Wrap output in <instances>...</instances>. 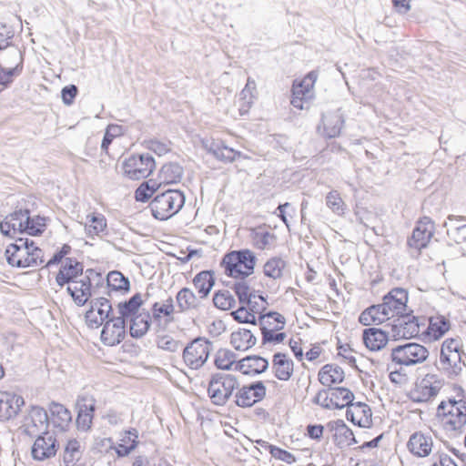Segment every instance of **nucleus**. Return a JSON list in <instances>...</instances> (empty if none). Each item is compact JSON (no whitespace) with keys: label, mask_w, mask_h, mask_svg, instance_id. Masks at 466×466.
I'll return each mask as SVG.
<instances>
[{"label":"nucleus","mask_w":466,"mask_h":466,"mask_svg":"<svg viewBox=\"0 0 466 466\" xmlns=\"http://www.w3.org/2000/svg\"><path fill=\"white\" fill-rule=\"evenodd\" d=\"M15 36L13 28L6 24H0V50L6 49L13 46L12 40Z\"/></svg>","instance_id":"59"},{"label":"nucleus","mask_w":466,"mask_h":466,"mask_svg":"<svg viewBox=\"0 0 466 466\" xmlns=\"http://www.w3.org/2000/svg\"><path fill=\"white\" fill-rule=\"evenodd\" d=\"M213 303L221 310H228L235 306L236 300L228 290H219L214 294Z\"/></svg>","instance_id":"51"},{"label":"nucleus","mask_w":466,"mask_h":466,"mask_svg":"<svg viewBox=\"0 0 466 466\" xmlns=\"http://www.w3.org/2000/svg\"><path fill=\"white\" fill-rule=\"evenodd\" d=\"M461 350L445 355H440L441 368L449 376H456L461 371Z\"/></svg>","instance_id":"38"},{"label":"nucleus","mask_w":466,"mask_h":466,"mask_svg":"<svg viewBox=\"0 0 466 466\" xmlns=\"http://www.w3.org/2000/svg\"><path fill=\"white\" fill-rule=\"evenodd\" d=\"M7 51L2 55L1 64L10 68H20V74L24 69V54L18 46H11L6 48Z\"/></svg>","instance_id":"43"},{"label":"nucleus","mask_w":466,"mask_h":466,"mask_svg":"<svg viewBox=\"0 0 466 466\" xmlns=\"http://www.w3.org/2000/svg\"><path fill=\"white\" fill-rule=\"evenodd\" d=\"M461 350V342L457 339H446L441 345L440 355H445Z\"/></svg>","instance_id":"63"},{"label":"nucleus","mask_w":466,"mask_h":466,"mask_svg":"<svg viewBox=\"0 0 466 466\" xmlns=\"http://www.w3.org/2000/svg\"><path fill=\"white\" fill-rule=\"evenodd\" d=\"M429 357V350L421 344L408 342L391 349L390 358L400 366H413L424 362Z\"/></svg>","instance_id":"8"},{"label":"nucleus","mask_w":466,"mask_h":466,"mask_svg":"<svg viewBox=\"0 0 466 466\" xmlns=\"http://www.w3.org/2000/svg\"><path fill=\"white\" fill-rule=\"evenodd\" d=\"M156 166L154 157L149 154L132 155L124 161L126 177L133 180L147 177Z\"/></svg>","instance_id":"11"},{"label":"nucleus","mask_w":466,"mask_h":466,"mask_svg":"<svg viewBox=\"0 0 466 466\" xmlns=\"http://www.w3.org/2000/svg\"><path fill=\"white\" fill-rule=\"evenodd\" d=\"M137 434L134 430L133 431H127V436L122 440L123 444H119L116 449V453L120 457L127 456L131 451H133L137 444Z\"/></svg>","instance_id":"53"},{"label":"nucleus","mask_w":466,"mask_h":466,"mask_svg":"<svg viewBox=\"0 0 466 466\" xmlns=\"http://www.w3.org/2000/svg\"><path fill=\"white\" fill-rule=\"evenodd\" d=\"M292 96L290 100V104L302 110L304 108V104L308 103L313 97V90L312 87L307 86L304 84V81L296 79L292 85Z\"/></svg>","instance_id":"30"},{"label":"nucleus","mask_w":466,"mask_h":466,"mask_svg":"<svg viewBox=\"0 0 466 466\" xmlns=\"http://www.w3.org/2000/svg\"><path fill=\"white\" fill-rule=\"evenodd\" d=\"M83 450L81 444L76 439L69 440L64 449L63 462L65 465H73L76 461L82 458Z\"/></svg>","instance_id":"45"},{"label":"nucleus","mask_w":466,"mask_h":466,"mask_svg":"<svg viewBox=\"0 0 466 466\" xmlns=\"http://www.w3.org/2000/svg\"><path fill=\"white\" fill-rule=\"evenodd\" d=\"M257 342L256 337L249 329H240L231 333L230 343L236 350L246 351Z\"/></svg>","instance_id":"35"},{"label":"nucleus","mask_w":466,"mask_h":466,"mask_svg":"<svg viewBox=\"0 0 466 466\" xmlns=\"http://www.w3.org/2000/svg\"><path fill=\"white\" fill-rule=\"evenodd\" d=\"M151 315L148 311H142L130 321V336L135 339L143 338L148 331L151 325Z\"/></svg>","instance_id":"34"},{"label":"nucleus","mask_w":466,"mask_h":466,"mask_svg":"<svg viewBox=\"0 0 466 466\" xmlns=\"http://www.w3.org/2000/svg\"><path fill=\"white\" fill-rule=\"evenodd\" d=\"M85 229L87 237L95 238L100 236L107 229V222L106 217L101 213H93L86 216Z\"/></svg>","instance_id":"39"},{"label":"nucleus","mask_w":466,"mask_h":466,"mask_svg":"<svg viewBox=\"0 0 466 466\" xmlns=\"http://www.w3.org/2000/svg\"><path fill=\"white\" fill-rule=\"evenodd\" d=\"M20 68H10L0 63V86L3 87H8L15 80V77L19 76Z\"/></svg>","instance_id":"57"},{"label":"nucleus","mask_w":466,"mask_h":466,"mask_svg":"<svg viewBox=\"0 0 466 466\" xmlns=\"http://www.w3.org/2000/svg\"><path fill=\"white\" fill-rule=\"evenodd\" d=\"M248 309L256 316V314H264L263 311L266 309L268 306V302L263 295L254 294L248 302H245L244 304Z\"/></svg>","instance_id":"56"},{"label":"nucleus","mask_w":466,"mask_h":466,"mask_svg":"<svg viewBox=\"0 0 466 466\" xmlns=\"http://www.w3.org/2000/svg\"><path fill=\"white\" fill-rule=\"evenodd\" d=\"M267 389L260 380L252 382L249 385L238 387L235 394V403L241 408L253 406L255 403L262 400L266 396Z\"/></svg>","instance_id":"15"},{"label":"nucleus","mask_w":466,"mask_h":466,"mask_svg":"<svg viewBox=\"0 0 466 466\" xmlns=\"http://www.w3.org/2000/svg\"><path fill=\"white\" fill-rule=\"evenodd\" d=\"M185 204L183 192L167 189L157 194L151 201L149 208L153 217L158 220H167L178 213Z\"/></svg>","instance_id":"6"},{"label":"nucleus","mask_w":466,"mask_h":466,"mask_svg":"<svg viewBox=\"0 0 466 466\" xmlns=\"http://www.w3.org/2000/svg\"><path fill=\"white\" fill-rule=\"evenodd\" d=\"M241 306L235 311L231 313L234 319L239 323H250L253 325L257 324L256 316L252 312H250L248 308L240 304Z\"/></svg>","instance_id":"58"},{"label":"nucleus","mask_w":466,"mask_h":466,"mask_svg":"<svg viewBox=\"0 0 466 466\" xmlns=\"http://www.w3.org/2000/svg\"><path fill=\"white\" fill-rule=\"evenodd\" d=\"M157 347L161 350L176 352L179 350L181 344L178 340L174 339L170 336H163L157 341Z\"/></svg>","instance_id":"61"},{"label":"nucleus","mask_w":466,"mask_h":466,"mask_svg":"<svg viewBox=\"0 0 466 466\" xmlns=\"http://www.w3.org/2000/svg\"><path fill=\"white\" fill-rule=\"evenodd\" d=\"M93 274H95L93 269H87L84 277L67 284V293L79 307L84 306L92 296L90 276Z\"/></svg>","instance_id":"16"},{"label":"nucleus","mask_w":466,"mask_h":466,"mask_svg":"<svg viewBox=\"0 0 466 466\" xmlns=\"http://www.w3.org/2000/svg\"><path fill=\"white\" fill-rule=\"evenodd\" d=\"M46 228L45 218L36 216L31 217L28 209H17L9 214L0 222V231L5 236H11L16 233H26L31 236H37L43 233Z\"/></svg>","instance_id":"2"},{"label":"nucleus","mask_w":466,"mask_h":466,"mask_svg":"<svg viewBox=\"0 0 466 466\" xmlns=\"http://www.w3.org/2000/svg\"><path fill=\"white\" fill-rule=\"evenodd\" d=\"M211 350V341L204 337H198L184 348L183 361L189 369L198 370L207 362Z\"/></svg>","instance_id":"9"},{"label":"nucleus","mask_w":466,"mask_h":466,"mask_svg":"<svg viewBox=\"0 0 466 466\" xmlns=\"http://www.w3.org/2000/svg\"><path fill=\"white\" fill-rule=\"evenodd\" d=\"M203 147L212 154L218 160L233 162L238 157L248 158L241 152L226 146L222 141L206 140L202 142Z\"/></svg>","instance_id":"24"},{"label":"nucleus","mask_w":466,"mask_h":466,"mask_svg":"<svg viewBox=\"0 0 466 466\" xmlns=\"http://www.w3.org/2000/svg\"><path fill=\"white\" fill-rule=\"evenodd\" d=\"M7 263L17 268L37 267L44 262V252L27 238H18L5 249Z\"/></svg>","instance_id":"3"},{"label":"nucleus","mask_w":466,"mask_h":466,"mask_svg":"<svg viewBox=\"0 0 466 466\" xmlns=\"http://www.w3.org/2000/svg\"><path fill=\"white\" fill-rule=\"evenodd\" d=\"M407 447L414 456L425 458L429 456L432 451L433 441L430 435L415 432L410 435Z\"/></svg>","instance_id":"26"},{"label":"nucleus","mask_w":466,"mask_h":466,"mask_svg":"<svg viewBox=\"0 0 466 466\" xmlns=\"http://www.w3.org/2000/svg\"><path fill=\"white\" fill-rule=\"evenodd\" d=\"M261 332L265 331H279L284 329L285 318L277 311H268L260 314L257 319Z\"/></svg>","instance_id":"32"},{"label":"nucleus","mask_w":466,"mask_h":466,"mask_svg":"<svg viewBox=\"0 0 466 466\" xmlns=\"http://www.w3.org/2000/svg\"><path fill=\"white\" fill-rule=\"evenodd\" d=\"M321 120L323 125L324 137L328 138H333L340 135L342 127L345 122L340 109L323 114Z\"/></svg>","instance_id":"27"},{"label":"nucleus","mask_w":466,"mask_h":466,"mask_svg":"<svg viewBox=\"0 0 466 466\" xmlns=\"http://www.w3.org/2000/svg\"><path fill=\"white\" fill-rule=\"evenodd\" d=\"M96 400L90 394H82L76 400L77 417L76 420L78 431L86 432L91 430L96 410Z\"/></svg>","instance_id":"14"},{"label":"nucleus","mask_w":466,"mask_h":466,"mask_svg":"<svg viewBox=\"0 0 466 466\" xmlns=\"http://www.w3.org/2000/svg\"><path fill=\"white\" fill-rule=\"evenodd\" d=\"M152 195L153 193L152 190L149 189L148 182H143L135 191L136 200L139 202H147Z\"/></svg>","instance_id":"64"},{"label":"nucleus","mask_w":466,"mask_h":466,"mask_svg":"<svg viewBox=\"0 0 466 466\" xmlns=\"http://www.w3.org/2000/svg\"><path fill=\"white\" fill-rule=\"evenodd\" d=\"M443 385L442 380L436 374H426L415 383L410 391L409 398L416 403L427 402L435 398Z\"/></svg>","instance_id":"10"},{"label":"nucleus","mask_w":466,"mask_h":466,"mask_svg":"<svg viewBox=\"0 0 466 466\" xmlns=\"http://www.w3.org/2000/svg\"><path fill=\"white\" fill-rule=\"evenodd\" d=\"M24 404L22 396L7 391L0 392V420L5 421L16 417Z\"/></svg>","instance_id":"22"},{"label":"nucleus","mask_w":466,"mask_h":466,"mask_svg":"<svg viewBox=\"0 0 466 466\" xmlns=\"http://www.w3.org/2000/svg\"><path fill=\"white\" fill-rule=\"evenodd\" d=\"M49 417L46 410L40 406H31L26 416H25L22 429L25 434L30 437L43 434L47 431Z\"/></svg>","instance_id":"12"},{"label":"nucleus","mask_w":466,"mask_h":466,"mask_svg":"<svg viewBox=\"0 0 466 466\" xmlns=\"http://www.w3.org/2000/svg\"><path fill=\"white\" fill-rule=\"evenodd\" d=\"M83 271L84 266L81 262L73 258H66L56 276V282L62 288L84 277Z\"/></svg>","instance_id":"21"},{"label":"nucleus","mask_w":466,"mask_h":466,"mask_svg":"<svg viewBox=\"0 0 466 466\" xmlns=\"http://www.w3.org/2000/svg\"><path fill=\"white\" fill-rule=\"evenodd\" d=\"M362 339L370 350L378 351L387 345L389 335L381 329L369 328L363 330Z\"/></svg>","instance_id":"28"},{"label":"nucleus","mask_w":466,"mask_h":466,"mask_svg":"<svg viewBox=\"0 0 466 466\" xmlns=\"http://www.w3.org/2000/svg\"><path fill=\"white\" fill-rule=\"evenodd\" d=\"M326 205L335 214L342 216L346 210V205L339 193L336 190L330 191L326 197Z\"/></svg>","instance_id":"52"},{"label":"nucleus","mask_w":466,"mask_h":466,"mask_svg":"<svg viewBox=\"0 0 466 466\" xmlns=\"http://www.w3.org/2000/svg\"><path fill=\"white\" fill-rule=\"evenodd\" d=\"M269 453L272 457L288 464H292L296 461V457L289 451L283 450L274 445H268Z\"/></svg>","instance_id":"60"},{"label":"nucleus","mask_w":466,"mask_h":466,"mask_svg":"<svg viewBox=\"0 0 466 466\" xmlns=\"http://www.w3.org/2000/svg\"><path fill=\"white\" fill-rule=\"evenodd\" d=\"M193 284L201 299L208 297L215 284L212 272L209 270L200 271L194 277Z\"/></svg>","instance_id":"40"},{"label":"nucleus","mask_w":466,"mask_h":466,"mask_svg":"<svg viewBox=\"0 0 466 466\" xmlns=\"http://www.w3.org/2000/svg\"><path fill=\"white\" fill-rule=\"evenodd\" d=\"M106 282L108 288L112 290L127 292L130 289V282L128 278L125 277L119 271H111L107 274Z\"/></svg>","instance_id":"48"},{"label":"nucleus","mask_w":466,"mask_h":466,"mask_svg":"<svg viewBox=\"0 0 466 466\" xmlns=\"http://www.w3.org/2000/svg\"><path fill=\"white\" fill-rule=\"evenodd\" d=\"M436 418L446 432L461 433L466 426V400L449 398L441 401Z\"/></svg>","instance_id":"4"},{"label":"nucleus","mask_w":466,"mask_h":466,"mask_svg":"<svg viewBox=\"0 0 466 466\" xmlns=\"http://www.w3.org/2000/svg\"><path fill=\"white\" fill-rule=\"evenodd\" d=\"M285 266L286 262L282 258H271L264 265V274L273 279H280Z\"/></svg>","instance_id":"50"},{"label":"nucleus","mask_w":466,"mask_h":466,"mask_svg":"<svg viewBox=\"0 0 466 466\" xmlns=\"http://www.w3.org/2000/svg\"><path fill=\"white\" fill-rule=\"evenodd\" d=\"M238 387V380L234 375L218 372L210 377L208 394L214 405L224 406Z\"/></svg>","instance_id":"7"},{"label":"nucleus","mask_w":466,"mask_h":466,"mask_svg":"<svg viewBox=\"0 0 466 466\" xmlns=\"http://www.w3.org/2000/svg\"><path fill=\"white\" fill-rule=\"evenodd\" d=\"M35 437L36 439L31 449L33 459L42 461L55 457L58 450L56 437L49 432L39 434Z\"/></svg>","instance_id":"17"},{"label":"nucleus","mask_w":466,"mask_h":466,"mask_svg":"<svg viewBox=\"0 0 466 466\" xmlns=\"http://www.w3.org/2000/svg\"><path fill=\"white\" fill-rule=\"evenodd\" d=\"M343 380L344 371L339 366L326 364L319 371V380L324 386L330 387L332 384L342 382Z\"/></svg>","instance_id":"37"},{"label":"nucleus","mask_w":466,"mask_h":466,"mask_svg":"<svg viewBox=\"0 0 466 466\" xmlns=\"http://www.w3.org/2000/svg\"><path fill=\"white\" fill-rule=\"evenodd\" d=\"M234 289L238 301L240 304H245V302H248L250 298L256 294L254 290H252L244 279L241 280L236 281L232 287Z\"/></svg>","instance_id":"55"},{"label":"nucleus","mask_w":466,"mask_h":466,"mask_svg":"<svg viewBox=\"0 0 466 466\" xmlns=\"http://www.w3.org/2000/svg\"><path fill=\"white\" fill-rule=\"evenodd\" d=\"M175 311L174 300L168 297L163 302H155L151 307L152 321L158 329L165 330L167 327L174 321L173 313Z\"/></svg>","instance_id":"19"},{"label":"nucleus","mask_w":466,"mask_h":466,"mask_svg":"<svg viewBox=\"0 0 466 466\" xmlns=\"http://www.w3.org/2000/svg\"><path fill=\"white\" fill-rule=\"evenodd\" d=\"M434 233V223L428 218H422L413 229L411 237L408 239V245L417 250L424 248Z\"/></svg>","instance_id":"18"},{"label":"nucleus","mask_w":466,"mask_h":466,"mask_svg":"<svg viewBox=\"0 0 466 466\" xmlns=\"http://www.w3.org/2000/svg\"><path fill=\"white\" fill-rule=\"evenodd\" d=\"M352 411L358 418V426L361 428H370L372 423V413L369 405L363 402H351Z\"/></svg>","instance_id":"46"},{"label":"nucleus","mask_w":466,"mask_h":466,"mask_svg":"<svg viewBox=\"0 0 466 466\" xmlns=\"http://www.w3.org/2000/svg\"><path fill=\"white\" fill-rule=\"evenodd\" d=\"M90 309H95L96 313L102 319L103 324L111 319L112 305L106 298H96L90 301Z\"/></svg>","instance_id":"49"},{"label":"nucleus","mask_w":466,"mask_h":466,"mask_svg":"<svg viewBox=\"0 0 466 466\" xmlns=\"http://www.w3.org/2000/svg\"><path fill=\"white\" fill-rule=\"evenodd\" d=\"M177 305L180 312L197 309L199 304L198 299L188 288L181 289L176 296Z\"/></svg>","instance_id":"44"},{"label":"nucleus","mask_w":466,"mask_h":466,"mask_svg":"<svg viewBox=\"0 0 466 466\" xmlns=\"http://www.w3.org/2000/svg\"><path fill=\"white\" fill-rule=\"evenodd\" d=\"M329 400L331 409L341 410L351 404L354 400V394L347 388H330Z\"/></svg>","instance_id":"36"},{"label":"nucleus","mask_w":466,"mask_h":466,"mask_svg":"<svg viewBox=\"0 0 466 466\" xmlns=\"http://www.w3.org/2000/svg\"><path fill=\"white\" fill-rule=\"evenodd\" d=\"M425 326L426 323L423 318L404 312L396 319V323L393 324V329L397 336L410 339L419 336L420 333H424Z\"/></svg>","instance_id":"13"},{"label":"nucleus","mask_w":466,"mask_h":466,"mask_svg":"<svg viewBox=\"0 0 466 466\" xmlns=\"http://www.w3.org/2000/svg\"><path fill=\"white\" fill-rule=\"evenodd\" d=\"M169 142H163L157 139H151L147 142V147L158 156L165 155L170 150Z\"/></svg>","instance_id":"62"},{"label":"nucleus","mask_w":466,"mask_h":466,"mask_svg":"<svg viewBox=\"0 0 466 466\" xmlns=\"http://www.w3.org/2000/svg\"><path fill=\"white\" fill-rule=\"evenodd\" d=\"M450 224L447 228L448 236L457 244H466V224L457 225L452 223L453 219L449 217Z\"/></svg>","instance_id":"54"},{"label":"nucleus","mask_w":466,"mask_h":466,"mask_svg":"<svg viewBox=\"0 0 466 466\" xmlns=\"http://www.w3.org/2000/svg\"><path fill=\"white\" fill-rule=\"evenodd\" d=\"M237 361V355L228 349H219L215 355V366L223 370H229Z\"/></svg>","instance_id":"47"},{"label":"nucleus","mask_w":466,"mask_h":466,"mask_svg":"<svg viewBox=\"0 0 466 466\" xmlns=\"http://www.w3.org/2000/svg\"><path fill=\"white\" fill-rule=\"evenodd\" d=\"M143 304L142 296L140 293H136L128 300L119 302L117 305L119 316L118 319H122L125 323L139 314V308Z\"/></svg>","instance_id":"33"},{"label":"nucleus","mask_w":466,"mask_h":466,"mask_svg":"<svg viewBox=\"0 0 466 466\" xmlns=\"http://www.w3.org/2000/svg\"><path fill=\"white\" fill-rule=\"evenodd\" d=\"M268 368V360L258 355H249L238 360L234 370L245 375L256 376L265 372Z\"/></svg>","instance_id":"25"},{"label":"nucleus","mask_w":466,"mask_h":466,"mask_svg":"<svg viewBox=\"0 0 466 466\" xmlns=\"http://www.w3.org/2000/svg\"><path fill=\"white\" fill-rule=\"evenodd\" d=\"M49 410L53 426L60 431H66L72 421V415L69 410L64 405L53 401L49 406Z\"/></svg>","instance_id":"29"},{"label":"nucleus","mask_w":466,"mask_h":466,"mask_svg":"<svg viewBox=\"0 0 466 466\" xmlns=\"http://www.w3.org/2000/svg\"><path fill=\"white\" fill-rule=\"evenodd\" d=\"M183 177V167L177 163L165 164L159 173L158 178L160 183L174 184L181 180Z\"/></svg>","instance_id":"42"},{"label":"nucleus","mask_w":466,"mask_h":466,"mask_svg":"<svg viewBox=\"0 0 466 466\" xmlns=\"http://www.w3.org/2000/svg\"><path fill=\"white\" fill-rule=\"evenodd\" d=\"M451 328L450 321L441 315L431 317L429 325L424 328V332L427 331L433 339H438L442 337Z\"/></svg>","instance_id":"41"},{"label":"nucleus","mask_w":466,"mask_h":466,"mask_svg":"<svg viewBox=\"0 0 466 466\" xmlns=\"http://www.w3.org/2000/svg\"><path fill=\"white\" fill-rule=\"evenodd\" d=\"M273 369L276 378L279 380H289L293 374L294 363L285 353L278 352L273 356Z\"/></svg>","instance_id":"31"},{"label":"nucleus","mask_w":466,"mask_h":466,"mask_svg":"<svg viewBox=\"0 0 466 466\" xmlns=\"http://www.w3.org/2000/svg\"><path fill=\"white\" fill-rule=\"evenodd\" d=\"M408 292L400 288L391 289L382 303L372 305L361 312L359 321L364 326L379 325L407 311Z\"/></svg>","instance_id":"1"},{"label":"nucleus","mask_w":466,"mask_h":466,"mask_svg":"<svg viewBox=\"0 0 466 466\" xmlns=\"http://www.w3.org/2000/svg\"><path fill=\"white\" fill-rule=\"evenodd\" d=\"M255 264L256 257L249 249L228 252L221 261L226 275L234 279H245L251 275Z\"/></svg>","instance_id":"5"},{"label":"nucleus","mask_w":466,"mask_h":466,"mask_svg":"<svg viewBox=\"0 0 466 466\" xmlns=\"http://www.w3.org/2000/svg\"><path fill=\"white\" fill-rule=\"evenodd\" d=\"M328 429L333 432V441L337 447L343 449L358 443L352 431L346 425L344 420H337L327 424Z\"/></svg>","instance_id":"23"},{"label":"nucleus","mask_w":466,"mask_h":466,"mask_svg":"<svg viewBox=\"0 0 466 466\" xmlns=\"http://www.w3.org/2000/svg\"><path fill=\"white\" fill-rule=\"evenodd\" d=\"M126 323L117 317H112L104 323L101 331V340L105 345L115 346L125 338Z\"/></svg>","instance_id":"20"}]
</instances>
